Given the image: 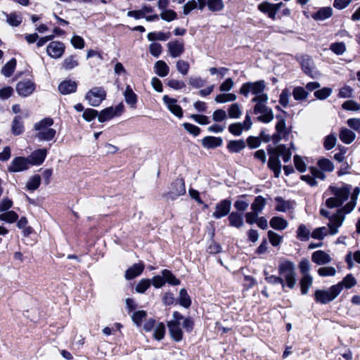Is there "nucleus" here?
<instances>
[{
    "label": "nucleus",
    "mask_w": 360,
    "mask_h": 360,
    "mask_svg": "<svg viewBox=\"0 0 360 360\" xmlns=\"http://www.w3.org/2000/svg\"><path fill=\"white\" fill-rule=\"evenodd\" d=\"M6 17V22L11 27H18L22 22V17L20 13L11 12L10 13L3 12Z\"/></svg>",
    "instance_id": "nucleus-25"
},
{
    "label": "nucleus",
    "mask_w": 360,
    "mask_h": 360,
    "mask_svg": "<svg viewBox=\"0 0 360 360\" xmlns=\"http://www.w3.org/2000/svg\"><path fill=\"white\" fill-rule=\"evenodd\" d=\"M359 193L360 188L359 187H356L352 193L350 201L342 209H339V227L342 225L345 219L344 214L350 213L355 207Z\"/></svg>",
    "instance_id": "nucleus-8"
},
{
    "label": "nucleus",
    "mask_w": 360,
    "mask_h": 360,
    "mask_svg": "<svg viewBox=\"0 0 360 360\" xmlns=\"http://www.w3.org/2000/svg\"><path fill=\"white\" fill-rule=\"evenodd\" d=\"M185 193L186 188L184 180L183 179H176L171 184L169 191L166 194V196L168 199L174 200Z\"/></svg>",
    "instance_id": "nucleus-9"
},
{
    "label": "nucleus",
    "mask_w": 360,
    "mask_h": 360,
    "mask_svg": "<svg viewBox=\"0 0 360 360\" xmlns=\"http://www.w3.org/2000/svg\"><path fill=\"white\" fill-rule=\"evenodd\" d=\"M144 264L141 263L134 264L125 271V278L131 280L141 274L144 269Z\"/></svg>",
    "instance_id": "nucleus-26"
},
{
    "label": "nucleus",
    "mask_w": 360,
    "mask_h": 360,
    "mask_svg": "<svg viewBox=\"0 0 360 360\" xmlns=\"http://www.w3.org/2000/svg\"><path fill=\"white\" fill-rule=\"evenodd\" d=\"M283 6V3L271 4L268 1H263L258 5V10L266 14L272 20L276 19L278 11Z\"/></svg>",
    "instance_id": "nucleus-12"
},
{
    "label": "nucleus",
    "mask_w": 360,
    "mask_h": 360,
    "mask_svg": "<svg viewBox=\"0 0 360 360\" xmlns=\"http://www.w3.org/2000/svg\"><path fill=\"white\" fill-rule=\"evenodd\" d=\"M244 128L241 122H235L229 126V131L233 135L239 136L242 134Z\"/></svg>",
    "instance_id": "nucleus-57"
},
{
    "label": "nucleus",
    "mask_w": 360,
    "mask_h": 360,
    "mask_svg": "<svg viewBox=\"0 0 360 360\" xmlns=\"http://www.w3.org/2000/svg\"><path fill=\"white\" fill-rule=\"evenodd\" d=\"M202 5L203 9L207 7L208 11L210 12H220L224 8V0H202Z\"/></svg>",
    "instance_id": "nucleus-20"
},
{
    "label": "nucleus",
    "mask_w": 360,
    "mask_h": 360,
    "mask_svg": "<svg viewBox=\"0 0 360 360\" xmlns=\"http://www.w3.org/2000/svg\"><path fill=\"white\" fill-rule=\"evenodd\" d=\"M53 124L51 118L46 117L34 124V128L37 131L35 138L39 141H49L52 140L56 134V131L51 128Z\"/></svg>",
    "instance_id": "nucleus-3"
},
{
    "label": "nucleus",
    "mask_w": 360,
    "mask_h": 360,
    "mask_svg": "<svg viewBox=\"0 0 360 360\" xmlns=\"http://www.w3.org/2000/svg\"><path fill=\"white\" fill-rule=\"evenodd\" d=\"M351 188L352 186L349 185H345L339 188V207L342 205V202L348 198Z\"/></svg>",
    "instance_id": "nucleus-51"
},
{
    "label": "nucleus",
    "mask_w": 360,
    "mask_h": 360,
    "mask_svg": "<svg viewBox=\"0 0 360 360\" xmlns=\"http://www.w3.org/2000/svg\"><path fill=\"white\" fill-rule=\"evenodd\" d=\"M266 89V83L264 80H259L256 82H248L242 84L239 93L245 97H248L251 93L255 95L253 98H258L264 95H267L264 93Z\"/></svg>",
    "instance_id": "nucleus-4"
},
{
    "label": "nucleus",
    "mask_w": 360,
    "mask_h": 360,
    "mask_svg": "<svg viewBox=\"0 0 360 360\" xmlns=\"http://www.w3.org/2000/svg\"><path fill=\"white\" fill-rule=\"evenodd\" d=\"M231 201L229 199H224L216 204L215 210L212 213L214 219H219L226 216L231 210Z\"/></svg>",
    "instance_id": "nucleus-13"
},
{
    "label": "nucleus",
    "mask_w": 360,
    "mask_h": 360,
    "mask_svg": "<svg viewBox=\"0 0 360 360\" xmlns=\"http://www.w3.org/2000/svg\"><path fill=\"white\" fill-rule=\"evenodd\" d=\"M155 72L161 77L167 76L169 68L167 63L163 60H158L154 65Z\"/></svg>",
    "instance_id": "nucleus-35"
},
{
    "label": "nucleus",
    "mask_w": 360,
    "mask_h": 360,
    "mask_svg": "<svg viewBox=\"0 0 360 360\" xmlns=\"http://www.w3.org/2000/svg\"><path fill=\"white\" fill-rule=\"evenodd\" d=\"M30 165L27 158L17 157L11 161L8 169L11 172H20L28 169Z\"/></svg>",
    "instance_id": "nucleus-14"
},
{
    "label": "nucleus",
    "mask_w": 360,
    "mask_h": 360,
    "mask_svg": "<svg viewBox=\"0 0 360 360\" xmlns=\"http://www.w3.org/2000/svg\"><path fill=\"white\" fill-rule=\"evenodd\" d=\"M311 260L318 265H323L329 263L331 258L329 255L323 250H317L312 253Z\"/></svg>",
    "instance_id": "nucleus-24"
},
{
    "label": "nucleus",
    "mask_w": 360,
    "mask_h": 360,
    "mask_svg": "<svg viewBox=\"0 0 360 360\" xmlns=\"http://www.w3.org/2000/svg\"><path fill=\"white\" fill-rule=\"evenodd\" d=\"M295 269V264L290 261L281 262L278 266L279 274L286 281V285L290 289L296 284Z\"/></svg>",
    "instance_id": "nucleus-5"
},
{
    "label": "nucleus",
    "mask_w": 360,
    "mask_h": 360,
    "mask_svg": "<svg viewBox=\"0 0 360 360\" xmlns=\"http://www.w3.org/2000/svg\"><path fill=\"white\" fill-rule=\"evenodd\" d=\"M151 281L148 278H143L136 285V291L139 293H144L150 286Z\"/></svg>",
    "instance_id": "nucleus-53"
},
{
    "label": "nucleus",
    "mask_w": 360,
    "mask_h": 360,
    "mask_svg": "<svg viewBox=\"0 0 360 360\" xmlns=\"http://www.w3.org/2000/svg\"><path fill=\"white\" fill-rule=\"evenodd\" d=\"M318 274L320 276H333L336 274V270L332 266L321 267L318 269Z\"/></svg>",
    "instance_id": "nucleus-60"
},
{
    "label": "nucleus",
    "mask_w": 360,
    "mask_h": 360,
    "mask_svg": "<svg viewBox=\"0 0 360 360\" xmlns=\"http://www.w3.org/2000/svg\"><path fill=\"white\" fill-rule=\"evenodd\" d=\"M333 194L334 197L328 198L326 200V206L328 209H333L338 207V188L330 186V188L324 193L323 196H328Z\"/></svg>",
    "instance_id": "nucleus-21"
},
{
    "label": "nucleus",
    "mask_w": 360,
    "mask_h": 360,
    "mask_svg": "<svg viewBox=\"0 0 360 360\" xmlns=\"http://www.w3.org/2000/svg\"><path fill=\"white\" fill-rule=\"evenodd\" d=\"M18 219V214L11 210V211H6L4 213H1L0 214V220L4 221L7 223L12 224L15 221H16Z\"/></svg>",
    "instance_id": "nucleus-49"
},
{
    "label": "nucleus",
    "mask_w": 360,
    "mask_h": 360,
    "mask_svg": "<svg viewBox=\"0 0 360 360\" xmlns=\"http://www.w3.org/2000/svg\"><path fill=\"white\" fill-rule=\"evenodd\" d=\"M167 49L172 58H177L184 53V44L183 41L179 40L170 41L167 43Z\"/></svg>",
    "instance_id": "nucleus-19"
},
{
    "label": "nucleus",
    "mask_w": 360,
    "mask_h": 360,
    "mask_svg": "<svg viewBox=\"0 0 360 360\" xmlns=\"http://www.w3.org/2000/svg\"><path fill=\"white\" fill-rule=\"evenodd\" d=\"M24 127L23 123L20 116H16L13 119L12 124V132L15 135L21 134L23 132Z\"/></svg>",
    "instance_id": "nucleus-48"
},
{
    "label": "nucleus",
    "mask_w": 360,
    "mask_h": 360,
    "mask_svg": "<svg viewBox=\"0 0 360 360\" xmlns=\"http://www.w3.org/2000/svg\"><path fill=\"white\" fill-rule=\"evenodd\" d=\"M171 37L170 32H149L147 35V38L149 41L159 40L165 41Z\"/></svg>",
    "instance_id": "nucleus-41"
},
{
    "label": "nucleus",
    "mask_w": 360,
    "mask_h": 360,
    "mask_svg": "<svg viewBox=\"0 0 360 360\" xmlns=\"http://www.w3.org/2000/svg\"><path fill=\"white\" fill-rule=\"evenodd\" d=\"M236 100V96L234 94H221L215 97V101L219 103L234 101Z\"/></svg>",
    "instance_id": "nucleus-56"
},
{
    "label": "nucleus",
    "mask_w": 360,
    "mask_h": 360,
    "mask_svg": "<svg viewBox=\"0 0 360 360\" xmlns=\"http://www.w3.org/2000/svg\"><path fill=\"white\" fill-rule=\"evenodd\" d=\"M160 18L167 22L172 21L177 18L176 13L171 9L165 10L160 15Z\"/></svg>",
    "instance_id": "nucleus-63"
},
{
    "label": "nucleus",
    "mask_w": 360,
    "mask_h": 360,
    "mask_svg": "<svg viewBox=\"0 0 360 360\" xmlns=\"http://www.w3.org/2000/svg\"><path fill=\"white\" fill-rule=\"evenodd\" d=\"M320 214L327 218L328 222L327 226L316 228L312 231L311 237L317 240H322L328 233L333 235L338 232V210L331 213L325 208H321Z\"/></svg>",
    "instance_id": "nucleus-1"
},
{
    "label": "nucleus",
    "mask_w": 360,
    "mask_h": 360,
    "mask_svg": "<svg viewBox=\"0 0 360 360\" xmlns=\"http://www.w3.org/2000/svg\"><path fill=\"white\" fill-rule=\"evenodd\" d=\"M310 231L304 224H300L297 230V238L301 241H307L309 239Z\"/></svg>",
    "instance_id": "nucleus-47"
},
{
    "label": "nucleus",
    "mask_w": 360,
    "mask_h": 360,
    "mask_svg": "<svg viewBox=\"0 0 360 360\" xmlns=\"http://www.w3.org/2000/svg\"><path fill=\"white\" fill-rule=\"evenodd\" d=\"M79 62L76 56H70L64 59L62 63V68L65 70H70L78 66Z\"/></svg>",
    "instance_id": "nucleus-39"
},
{
    "label": "nucleus",
    "mask_w": 360,
    "mask_h": 360,
    "mask_svg": "<svg viewBox=\"0 0 360 360\" xmlns=\"http://www.w3.org/2000/svg\"><path fill=\"white\" fill-rule=\"evenodd\" d=\"M275 151H277L279 158L281 156L284 162H288L291 159L292 153L290 150L286 148L283 144L277 146L275 148Z\"/></svg>",
    "instance_id": "nucleus-38"
},
{
    "label": "nucleus",
    "mask_w": 360,
    "mask_h": 360,
    "mask_svg": "<svg viewBox=\"0 0 360 360\" xmlns=\"http://www.w3.org/2000/svg\"><path fill=\"white\" fill-rule=\"evenodd\" d=\"M268 238L271 244L276 247L281 244L282 242V236H279L278 233L274 232L273 231H268Z\"/></svg>",
    "instance_id": "nucleus-59"
},
{
    "label": "nucleus",
    "mask_w": 360,
    "mask_h": 360,
    "mask_svg": "<svg viewBox=\"0 0 360 360\" xmlns=\"http://www.w3.org/2000/svg\"><path fill=\"white\" fill-rule=\"evenodd\" d=\"M333 11L330 7H323L312 15V18L316 20H324L332 15Z\"/></svg>",
    "instance_id": "nucleus-33"
},
{
    "label": "nucleus",
    "mask_w": 360,
    "mask_h": 360,
    "mask_svg": "<svg viewBox=\"0 0 360 360\" xmlns=\"http://www.w3.org/2000/svg\"><path fill=\"white\" fill-rule=\"evenodd\" d=\"M164 103L167 106L169 110L179 118L182 117L183 110L180 105H177V101L175 98H169L165 95L162 98Z\"/></svg>",
    "instance_id": "nucleus-17"
},
{
    "label": "nucleus",
    "mask_w": 360,
    "mask_h": 360,
    "mask_svg": "<svg viewBox=\"0 0 360 360\" xmlns=\"http://www.w3.org/2000/svg\"><path fill=\"white\" fill-rule=\"evenodd\" d=\"M167 326L171 338L176 342L181 341L183 338V331L180 327V323L168 322Z\"/></svg>",
    "instance_id": "nucleus-23"
},
{
    "label": "nucleus",
    "mask_w": 360,
    "mask_h": 360,
    "mask_svg": "<svg viewBox=\"0 0 360 360\" xmlns=\"http://www.w3.org/2000/svg\"><path fill=\"white\" fill-rule=\"evenodd\" d=\"M202 145L205 148L213 149L219 147L223 143V140L221 137H215L207 136L204 137L202 141Z\"/></svg>",
    "instance_id": "nucleus-22"
},
{
    "label": "nucleus",
    "mask_w": 360,
    "mask_h": 360,
    "mask_svg": "<svg viewBox=\"0 0 360 360\" xmlns=\"http://www.w3.org/2000/svg\"><path fill=\"white\" fill-rule=\"evenodd\" d=\"M229 225L238 229L241 228L244 225L243 215L238 212H232L228 217Z\"/></svg>",
    "instance_id": "nucleus-28"
},
{
    "label": "nucleus",
    "mask_w": 360,
    "mask_h": 360,
    "mask_svg": "<svg viewBox=\"0 0 360 360\" xmlns=\"http://www.w3.org/2000/svg\"><path fill=\"white\" fill-rule=\"evenodd\" d=\"M115 117L113 107L106 108L98 113V121L100 122H106Z\"/></svg>",
    "instance_id": "nucleus-44"
},
{
    "label": "nucleus",
    "mask_w": 360,
    "mask_h": 360,
    "mask_svg": "<svg viewBox=\"0 0 360 360\" xmlns=\"http://www.w3.org/2000/svg\"><path fill=\"white\" fill-rule=\"evenodd\" d=\"M268 100V95H264L258 98H252V102L255 103L253 112L255 115H260L257 117V120L264 123H269L274 119L272 110L266 105Z\"/></svg>",
    "instance_id": "nucleus-2"
},
{
    "label": "nucleus",
    "mask_w": 360,
    "mask_h": 360,
    "mask_svg": "<svg viewBox=\"0 0 360 360\" xmlns=\"http://www.w3.org/2000/svg\"><path fill=\"white\" fill-rule=\"evenodd\" d=\"M176 69L183 75H187L189 70V64L187 61L179 60L176 64Z\"/></svg>",
    "instance_id": "nucleus-64"
},
{
    "label": "nucleus",
    "mask_w": 360,
    "mask_h": 360,
    "mask_svg": "<svg viewBox=\"0 0 360 360\" xmlns=\"http://www.w3.org/2000/svg\"><path fill=\"white\" fill-rule=\"evenodd\" d=\"M339 138L346 144L351 143L356 138V134L348 129H342L339 134Z\"/></svg>",
    "instance_id": "nucleus-37"
},
{
    "label": "nucleus",
    "mask_w": 360,
    "mask_h": 360,
    "mask_svg": "<svg viewBox=\"0 0 360 360\" xmlns=\"http://www.w3.org/2000/svg\"><path fill=\"white\" fill-rule=\"evenodd\" d=\"M246 143L244 140H232L227 144V149L231 153H239L245 148Z\"/></svg>",
    "instance_id": "nucleus-32"
},
{
    "label": "nucleus",
    "mask_w": 360,
    "mask_h": 360,
    "mask_svg": "<svg viewBox=\"0 0 360 360\" xmlns=\"http://www.w3.org/2000/svg\"><path fill=\"white\" fill-rule=\"evenodd\" d=\"M77 84L75 81L65 80L58 86V90L62 94H70L76 91Z\"/></svg>",
    "instance_id": "nucleus-27"
},
{
    "label": "nucleus",
    "mask_w": 360,
    "mask_h": 360,
    "mask_svg": "<svg viewBox=\"0 0 360 360\" xmlns=\"http://www.w3.org/2000/svg\"><path fill=\"white\" fill-rule=\"evenodd\" d=\"M179 300V304L185 308H188L191 304V297L184 288L180 290Z\"/></svg>",
    "instance_id": "nucleus-50"
},
{
    "label": "nucleus",
    "mask_w": 360,
    "mask_h": 360,
    "mask_svg": "<svg viewBox=\"0 0 360 360\" xmlns=\"http://www.w3.org/2000/svg\"><path fill=\"white\" fill-rule=\"evenodd\" d=\"M269 159L268 162V167L274 173L276 178L279 177L281 171V163L277 151L274 148L268 149Z\"/></svg>",
    "instance_id": "nucleus-11"
},
{
    "label": "nucleus",
    "mask_w": 360,
    "mask_h": 360,
    "mask_svg": "<svg viewBox=\"0 0 360 360\" xmlns=\"http://www.w3.org/2000/svg\"><path fill=\"white\" fill-rule=\"evenodd\" d=\"M201 1L202 0H190L186 3L183 7L184 15H187L195 9H198L201 11H203V6H201Z\"/></svg>",
    "instance_id": "nucleus-29"
},
{
    "label": "nucleus",
    "mask_w": 360,
    "mask_h": 360,
    "mask_svg": "<svg viewBox=\"0 0 360 360\" xmlns=\"http://www.w3.org/2000/svg\"><path fill=\"white\" fill-rule=\"evenodd\" d=\"M356 283L357 281L354 276L352 274H347L340 283L339 282V293L343 288L349 289L356 285Z\"/></svg>",
    "instance_id": "nucleus-34"
},
{
    "label": "nucleus",
    "mask_w": 360,
    "mask_h": 360,
    "mask_svg": "<svg viewBox=\"0 0 360 360\" xmlns=\"http://www.w3.org/2000/svg\"><path fill=\"white\" fill-rule=\"evenodd\" d=\"M266 204V199L262 195L257 196L251 204V210L257 213H261Z\"/></svg>",
    "instance_id": "nucleus-36"
},
{
    "label": "nucleus",
    "mask_w": 360,
    "mask_h": 360,
    "mask_svg": "<svg viewBox=\"0 0 360 360\" xmlns=\"http://www.w3.org/2000/svg\"><path fill=\"white\" fill-rule=\"evenodd\" d=\"M312 283L313 278L310 275L302 276L300 280L301 292L302 295H307L308 293Z\"/></svg>",
    "instance_id": "nucleus-42"
},
{
    "label": "nucleus",
    "mask_w": 360,
    "mask_h": 360,
    "mask_svg": "<svg viewBox=\"0 0 360 360\" xmlns=\"http://www.w3.org/2000/svg\"><path fill=\"white\" fill-rule=\"evenodd\" d=\"M96 117H98V112L96 110L92 108H86L82 115V117L86 122H91L94 120Z\"/></svg>",
    "instance_id": "nucleus-61"
},
{
    "label": "nucleus",
    "mask_w": 360,
    "mask_h": 360,
    "mask_svg": "<svg viewBox=\"0 0 360 360\" xmlns=\"http://www.w3.org/2000/svg\"><path fill=\"white\" fill-rule=\"evenodd\" d=\"M319 167L324 171L331 172L334 169L333 162L328 159L323 158L318 162Z\"/></svg>",
    "instance_id": "nucleus-62"
},
{
    "label": "nucleus",
    "mask_w": 360,
    "mask_h": 360,
    "mask_svg": "<svg viewBox=\"0 0 360 360\" xmlns=\"http://www.w3.org/2000/svg\"><path fill=\"white\" fill-rule=\"evenodd\" d=\"M35 89L34 83L30 79L19 82L16 86V91L21 96L27 97L32 94Z\"/></svg>",
    "instance_id": "nucleus-16"
},
{
    "label": "nucleus",
    "mask_w": 360,
    "mask_h": 360,
    "mask_svg": "<svg viewBox=\"0 0 360 360\" xmlns=\"http://www.w3.org/2000/svg\"><path fill=\"white\" fill-rule=\"evenodd\" d=\"M228 115L230 118L238 119L242 115V111L238 103H233L228 110Z\"/></svg>",
    "instance_id": "nucleus-52"
},
{
    "label": "nucleus",
    "mask_w": 360,
    "mask_h": 360,
    "mask_svg": "<svg viewBox=\"0 0 360 360\" xmlns=\"http://www.w3.org/2000/svg\"><path fill=\"white\" fill-rule=\"evenodd\" d=\"M65 45L63 42L54 41L49 43L46 47L47 54L52 58H60L65 52Z\"/></svg>",
    "instance_id": "nucleus-15"
},
{
    "label": "nucleus",
    "mask_w": 360,
    "mask_h": 360,
    "mask_svg": "<svg viewBox=\"0 0 360 360\" xmlns=\"http://www.w3.org/2000/svg\"><path fill=\"white\" fill-rule=\"evenodd\" d=\"M162 275L165 278V283L167 282L172 285H178L180 284V281L176 278L171 271L164 269L162 271Z\"/></svg>",
    "instance_id": "nucleus-46"
},
{
    "label": "nucleus",
    "mask_w": 360,
    "mask_h": 360,
    "mask_svg": "<svg viewBox=\"0 0 360 360\" xmlns=\"http://www.w3.org/2000/svg\"><path fill=\"white\" fill-rule=\"evenodd\" d=\"M106 91L102 86H95L91 89L86 94L85 99L91 106H98L105 99Z\"/></svg>",
    "instance_id": "nucleus-6"
},
{
    "label": "nucleus",
    "mask_w": 360,
    "mask_h": 360,
    "mask_svg": "<svg viewBox=\"0 0 360 360\" xmlns=\"http://www.w3.org/2000/svg\"><path fill=\"white\" fill-rule=\"evenodd\" d=\"M48 153L46 148L37 149L33 151L30 156L27 157L30 164L32 165H41Z\"/></svg>",
    "instance_id": "nucleus-18"
},
{
    "label": "nucleus",
    "mask_w": 360,
    "mask_h": 360,
    "mask_svg": "<svg viewBox=\"0 0 360 360\" xmlns=\"http://www.w3.org/2000/svg\"><path fill=\"white\" fill-rule=\"evenodd\" d=\"M124 96L126 103L129 105L131 108H134L138 101V97L129 85L127 86Z\"/></svg>",
    "instance_id": "nucleus-30"
},
{
    "label": "nucleus",
    "mask_w": 360,
    "mask_h": 360,
    "mask_svg": "<svg viewBox=\"0 0 360 360\" xmlns=\"http://www.w3.org/2000/svg\"><path fill=\"white\" fill-rule=\"evenodd\" d=\"M165 334V326L163 323H157L155 328L153 329V336L156 340H162Z\"/></svg>",
    "instance_id": "nucleus-45"
},
{
    "label": "nucleus",
    "mask_w": 360,
    "mask_h": 360,
    "mask_svg": "<svg viewBox=\"0 0 360 360\" xmlns=\"http://www.w3.org/2000/svg\"><path fill=\"white\" fill-rule=\"evenodd\" d=\"M270 226L276 230H283L288 226V222L282 217H274L270 220Z\"/></svg>",
    "instance_id": "nucleus-40"
},
{
    "label": "nucleus",
    "mask_w": 360,
    "mask_h": 360,
    "mask_svg": "<svg viewBox=\"0 0 360 360\" xmlns=\"http://www.w3.org/2000/svg\"><path fill=\"white\" fill-rule=\"evenodd\" d=\"M16 66V60L12 58L7 62L1 69V73L6 77H9L13 73Z\"/></svg>",
    "instance_id": "nucleus-43"
},
{
    "label": "nucleus",
    "mask_w": 360,
    "mask_h": 360,
    "mask_svg": "<svg viewBox=\"0 0 360 360\" xmlns=\"http://www.w3.org/2000/svg\"><path fill=\"white\" fill-rule=\"evenodd\" d=\"M338 296V284L332 285L326 290H316L314 292V300L321 304H327Z\"/></svg>",
    "instance_id": "nucleus-7"
},
{
    "label": "nucleus",
    "mask_w": 360,
    "mask_h": 360,
    "mask_svg": "<svg viewBox=\"0 0 360 360\" xmlns=\"http://www.w3.org/2000/svg\"><path fill=\"white\" fill-rule=\"evenodd\" d=\"M308 93L303 87L297 86L293 89L292 96L296 101H302L307 98Z\"/></svg>",
    "instance_id": "nucleus-55"
},
{
    "label": "nucleus",
    "mask_w": 360,
    "mask_h": 360,
    "mask_svg": "<svg viewBox=\"0 0 360 360\" xmlns=\"http://www.w3.org/2000/svg\"><path fill=\"white\" fill-rule=\"evenodd\" d=\"M302 69L304 72L311 78L316 79L321 75L316 68L312 58L309 56H303L301 60Z\"/></svg>",
    "instance_id": "nucleus-10"
},
{
    "label": "nucleus",
    "mask_w": 360,
    "mask_h": 360,
    "mask_svg": "<svg viewBox=\"0 0 360 360\" xmlns=\"http://www.w3.org/2000/svg\"><path fill=\"white\" fill-rule=\"evenodd\" d=\"M346 151L347 148L345 147L339 146V176L349 173L348 169L349 165L347 162L344 161L343 158L341 157Z\"/></svg>",
    "instance_id": "nucleus-31"
},
{
    "label": "nucleus",
    "mask_w": 360,
    "mask_h": 360,
    "mask_svg": "<svg viewBox=\"0 0 360 360\" xmlns=\"http://www.w3.org/2000/svg\"><path fill=\"white\" fill-rule=\"evenodd\" d=\"M342 108L346 110L358 111L360 110V104L353 100H348L342 104Z\"/></svg>",
    "instance_id": "nucleus-58"
},
{
    "label": "nucleus",
    "mask_w": 360,
    "mask_h": 360,
    "mask_svg": "<svg viewBox=\"0 0 360 360\" xmlns=\"http://www.w3.org/2000/svg\"><path fill=\"white\" fill-rule=\"evenodd\" d=\"M41 183V177L39 175H34L32 176L27 183V188L29 191H34L37 189Z\"/></svg>",
    "instance_id": "nucleus-54"
}]
</instances>
